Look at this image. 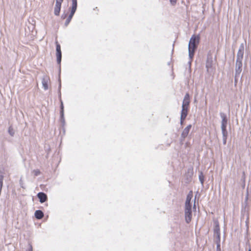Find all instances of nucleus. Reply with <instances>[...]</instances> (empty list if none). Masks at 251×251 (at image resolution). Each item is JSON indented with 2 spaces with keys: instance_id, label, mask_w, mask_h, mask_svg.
Instances as JSON below:
<instances>
[{
  "instance_id": "nucleus-1",
  "label": "nucleus",
  "mask_w": 251,
  "mask_h": 251,
  "mask_svg": "<svg viewBox=\"0 0 251 251\" xmlns=\"http://www.w3.org/2000/svg\"><path fill=\"white\" fill-rule=\"evenodd\" d=\"M200 41V35L193 34L190 39L188 44V53L189 59H193Z\"/></svg>"
},
{
  "instance_id": "nucleus-2",
  "label": "nucleus",
  "mask_w": 251,
  "mask_h": 251,
  "mask_svg": "<svg viewBox=\"0 0 251 251\" xmlns=\"http://www.w3.org/2000/svg\"><path fill=\"white\" fill-rule=\"evenodd\" d=\"M55 45L56 61L57 64L59 65L58 72H59L60 75L61 74V62L62 60V52L61 50V46L57 41L55 42Z\"/></svg>"
},
{
  "instance_id": "nucleus-3",
  "label": "nucleus",
  "mask_w": 251,
  "mask_h": 251,
  "mask_svg": "<svg viewBox=\"0 0 251 251\" xmlns=\"http://www.w3.org/2000/svg\"><path fill=\"white\" fill-rule=\"evenodd\" d=\"M184 217L187 224H189L192 218V206H184Z\"/></svg>"
},
{
  "instance_id": "nucleus-4",
  "label": "nucleus",
  "mask_w": 251,
  "mask_h": 251,
  "mask_svg": "<svg viewBox=\"0 0 251 251\" xmlns=\"http://www.w3.org/2000/svg\"><path fill=\"white\" fill-rule=\"evenodd\" d=\"M242 60H236V65H235V77H239L240 76V75L242 71Z\"/></svg>"
},
{
  "instance_id": "nucleus-5",
  "label": "nucleus",
  "mask_w": 251,
  "mask_h": 251,
  "mask_svg": "<svg viewBox=\"0 0 251 251\" xmlns=\"http://www.w3.org/2000/svg\"><path fill=\"white\" fill-rule=\"evenodd\" d=\"M190 95L188 93H186L183 100L181 107H189L190 100Z\"/></svg>"
},
{
  "instance_id": "nucleus-6",
  "label": "nucleus",
  "mask_w": 251,
  "mask_h": 251,
  "mask_svg": "<svg viewBox=\"0 0 251 251\" xmlns=\"http://www.w3.org/2000/svg\"><path fill=\"white\" fill-rule=\"evenodd\" d=\"M220 117L222 119L221 127H227L228 119L226 114L223 112L220 113Z\"/></svg>"
},
{
  "instance_id": "nucleus-7",
  "label": "nucleus",
  "mask_w": 251,
  "mask_h": 251,
  "mask_svg": "<svg viewBox=\"0 0 251 251\" xmlns=\"http://www.w3.org/2000/svg\"><path fill=\"white\" fill-rule=\"evenodd\" d=\"M37 197L39 199L40 202L41 203L46 202L48 200L47 195L43 192H39L37 195Z\"/></svg>"
},
{
  "instance_id": "nucleus-8",
  "label": "nucleus",
  "mask_w": 251,
  "mask_h": 251,
  "mask_svg": "<svg viewBox=\"0 0 251 251\" xmlns=\"http://www.w3.org/2000/svg\"><path fill=\"white\" fill-rule=\"evenodd\" d=\"M193 194L192 191H190L188 194L187 195L184 206H192L191 201L193 198Z\"/></svg>"
},
{
  "instance_id": "nucleus-9",
  "label": "nucleus",
  "mask_w": 251,
  "mask_h": 251,
  "mask_svg": "<svg viewBox=\"0 0 251 251\" xmlns=\"http://www.w3.org/2000/svg\"><path fill=\"white\" fill-rule=\"evenodd\" d=\"M214 235H220V226L219 224V222L217 220H214Z\"/></svg>"
},
{
  "instance_id": "nucleus-10",
  "label": "nucleus",
  "mask_w": 251,
  "mask_h": 251,
  "mask_svg": "<svg viewBox=\"0 0 251 251\" xmlns=\"http://www.w3.org/2000/svg\"><path fill=\"white\" fill-rule=\"evenodd\" d=\"M62 3L58 2H55V7L54 9V14L55 16H59L61 8Z\"/></svg>"
},
{
  "instance_id": "nucleus-11",
  "label": "nucleus",
  "mask_w": 251,
  "mask_h": 251,
  "mask_svg": "<svg viewBox=\"0 0 251 251\" xmlns=\"http://www.w3.org/2000/svg\"><path fill=\"white\" fill-rule=\"evenodd\" d=\"M49 78L47 75H44L42 79V84L44 90H47L49 89L48 86Z\"/></svg>"
},
{
  "instance_id": "nucleus-12",
  "label": "nucleus",
  "mask_w": 251,
  "mask_h": 251,
  "mask_svg": "<svg viewBox=\"0 0 251 251\" xmlns=\"http://www.w3.org/2000/svg\"><path fill=\"white\" fill-rule=\"evenodd\" d=\"M192 128V125L191 124L188 125L182 131L181 134H182V137H187L188 134Z\"/></svg>"
},
{
  "instance_id": "nucleus-13",
  "label": "nucleus",
  "mask_w": 251,
  "mask_h": 251,
  "mask_svg": "<svg viewBox=\"0 0 251 251\" xmlns=\"http://www.w3.org/2000/svg\"><path fill=\"white\" fill-rule=\"evenodd\" d=\"M75 11H72L71 10L70 11V13L69 15V16H68L65 22V24H64V25L66 27L69 24V23H70L71 21L72 20V19L73 18V17L74 16L75 13Z\"/></svg>"
},
{
  "instance_id": "nucleus-14",
  "label": "nucleus",
  "mask_w": 251,
  "mask_h": 251,
  "mask_svg": "<svg viewBox=\"0 0 251 251\" xmlns=\"http://www.w3.org/2000/svg\"><path fill=\"white\" fill-rule=\"evenodd\" d=\"M34 216L38 220L41 219L44 217V213L41 210H37L35 211Z\"/></svg>"
},
{
  "instance_id": "nucleus-15",
  "label": "nucleus",
  "mask_w": 251,
  "mask_h": 251,
  "mask_svg": "<svg viewBox=\"0 0 251 251\" xmlns=\"http://www.w3.org/2000/svg\"><path fill=\"white\" fill-rule=\"evenodd\" d=\"M4 170L3 169L0 170V190L2 191L3 187V181L4 178Z\"/></svg>"
},
{
  "instance_id": "nucleus-16",
  "label": "nucleus",
  "mask_w": 251,
  "mask_h": 251,
  "mask_svg": "<svg viewBox=\"0 0 251 251\" xmlns=\"http://www.w3.org/2000/svg\"><path fill=\"white\" fill-rule=\"evenodd\" d=\"M181 115L180 116H184V117H186L187 116L188 113V108H185V107H181Z\"/></svg>"
},
{
  "instance_id": "nucleus-17",
  "label": "nucleus",
  "mask_w": 251,
  "mask_h": 251,
  "mask_svg": "<svg viewBox=\"0 0 251 251\" xmlns=\"http://www.w3.org/2000/svg\"><path fill=\"white\" fill-rule=\"evenodd\" d=\"M72 5L71 7V10L76 11L77 6V0H72Z\"/></svg>"
},
{
  "instance_id": "nucleus-18",
  "label": "nucleus",
  "mask_w": 251,
  "mask_h": 251,
  "mask_svg": "<svg viewBox=\"0 0 251 251\" xmlns=\"http://www.w3.org/2000/svg\"><path fill=\"white\" fill-rule=\"evenodd\" d=\"M226 127H221L223 138H227L228 132Z\"/></svg>"
},
{
  "instance_id": "nucleus-19",
  "label": "nucleus",
  "mask_w": 251,
  "mask_h": 251,
  "mask_svg": "<svg viewBox=\"0 0 251 251\" xmlns=\"http://www.w3.org/2000/svg\"><path fill=\"white\" fill-rule=\"evenodd\" d=\"M60 122L61 123V126H65V120L64 117V114H60Z\"/></svg>"
},
{
  "instance_id": "nucleus-20",
  "label": "nucleus",
  "mask_w": 251,
  "mask_h": 251,
  "mask_svg": "<svg viewBox=\"0 0 251 251\" xmlns=\"http://www.w3.org/2000/svg\"><path fill=\"white\" fill-rule=\"evenodd\" d=\"M199 179L201 185H203L204 181V177L201 171L199 172Z\"/></svg>"
},
{
  "instance_id": "nucleus-21",
  "label": "nucleus",
  "mask_w": 251,
  "mask_h": 251,
  "mask_svg": "<svg viewBox=\"0 0 251 251\" xmlns=\"http://www.w3.org/2000/svg\"><path fill=\"white\" fill-rule=\"evenodd\" d=\"M244 51L238 50L237 54L236 59L243 60Z\"/></svg>"
},
{
  "instance_id": "nucleus-22",
  "label": "nucleus",
  "mask_w": 251,
  "mask_h": 251,
  "mask_svg": "<svg viewBox=\"0 0 251 251\" xmlns=\"http://www.w3.org/2000/svg\"><path fill=\"white\" fill-rule=\"evenodd\" d=\"M60 102V114H64V105L62 100H59Z\"/></svg>"
},
{
  "instance_id": "nucleus-23",
  "label": "nucleus",
  "mask_w": 251,
  "mask_h": 251,
  "mask_svg": "<svg viewBox=\"0 0 251 251\" xmlns=\"http://www.w3.org/2000/svg\"><path fill=\"white\" fill-rule=\"evenodd\" d=\"M8 132L11 136H14L15 134V131L12 128V126H10L8 128Z\"/></svg>"
},
{
  "instance_id": "nucleus-24",
  "label": "nucleus",
  "mask_w": 251,
  "mask_h": 251,
  "mask_svg": "<svg viewBox=\"0 0 251 251\" xmlns=\"http://www.w3.org/2000/svg\"><path fill=\"white\" fill-rule=\"evenodd\" d=\"M216 236V241H215V242L216 243V245H220V242H221V235H217Z\"/></svg>"
},
{
  "instance_id": "nucleus-25",
  "label": "nucleus",
  "mask_w": 251,
  "mask_h": 251,
  "mask_svg": "<svg viewBox=\"0 0 251 251\" xmlns=\"http://www.w3.org/2000/svg\"><path fill=\"white\" fill-rule=\"evenodd\" d=\"M60 75H61V74L59 75V72H58V81L59 84H58V90H60V91H61V81Z\"/></svg>"
},
{
  "instance_id": "nucleus-26",
  "label": "nucleus",
  "mask_w": 251,
  "mask_h": 251,
  "mask_svg": "<svg viewBox=\"0 0 251 251\" xmlns=\"http://www.w3.org/2000/svg\"><path fill=\"white\" fill-rule=\"evenodd\" d=\"M33 173L34 174V175L36 176H38L41 174V172L39 169L34 170L33 171Z\"/></svg>"
},
{
  "instance_id": "nucleus-27",
  "label": "nucleus",
  "mask_w": 251,
  "mask_h": 251,
  "mask_svg": "<svg viewBox=\"0 0 251 251\" xmlns=\"http://www.w3.org/2000/svg\"><path fill=\"white\" fill-rule=\"evenodd\" d=\"M186 117H184V116H180V124L181 126H182L184 124V121Z\"/></svg>"
},
{
  "instance_id": "nucleus-28",
  "label": "nucleus",
  "mask_w": 251,
  "mask_h": 251,
  "mask_svg": "<svg viewBox=\"0 0 251 251\" xmlns=\"http://www.w3.org/2000/svg\"><path fill=\"white\" fill-rule=\"evenodd\" d=\"M238 50L244 51V43L241 44V45H240V47H239Z\"/></svg>"
},
{
  "instance_id": "nucleus-29",
  "label": "nucleus",
  "mask_w": 251,
  "mask_h": 251,
  "mask_svg": "<svg viewBox=\"0 0 251 251\" xmlns=\"http://www.w3.org/2000/svg\"><path fill=\"white\" fill-rule=\"evenodd\" d=\"M19 182L21 187L23 189H25V187L24 186L23 181L22 180V178H21V179H20Z\"/></svg>"
},
{
  "instance_id": "nucleus-30",
  "label": "nucleus",
  "mask_w": 251,
  "mask_h": 251,
  "mask_svg": "<svg viewBox=\"0 0 251 251\" xmlns=\"http://www.w3.org/2000/svg\"><path fill=\"white\" fill-rule=\"evenodd\" d=\"M67 16L68 14L64 12L62 14L61 18L62 19H65L67 18Z\"/></svg>"
},
{
  "instance_id": "nucleus-31",
  "label": "nucleus",
  "mask_w": 251,
  "mask_h": 251,
  "mask_svg": "<svg viewBox=\"0 0 251 251\" xmlns=\"http://www.w3.org/2000/svg\"><path fill=\"white\" fill-rule=\"evenodd\" d=\"M170 1L172 5L175 6L177 0H170Z\"/></svg>"
},
{
  "instance_id": "nucleus-32",
  "label": "nucleus",
  "mask_w": 251,
  "mask_h": 251,
  "mask_svg": "<svg viewBox=\"0 0 251 251\" xmlns=\"http://www.w3.org/2000/svg\"><path fill=\"white\" fill-rule=\"evenodd\" d=\"M196 197L195 198V199H194V204H193V209L194 211H196Z\"/></svg>"
},
{
  "instance_id": "nucleus-33",
  "label": "nucleus",
  "mask_w": 251,
  "mask_h": 251,
  "mask_svg": "<svg viewBox=\"0 0 251 251\" xmlns=\"http://www.w3.org/2000/svg\"><path fill=\"white\" fill-rule=\"evenodd\" d=\"M186 137H182V134H181V136H180V139H179V141H180V142L181 144H183V142L184 141L185 138H186Z\"/></svg>"
},
{
  "instance_id": "nucleus-34",
  "label": "nucleus",
  "mask_w": 251,
  "mask_h": 251,
  "mask_svg": "<svg viewBox=\"0 0 251 251\" xmlns=\"http://www.w3.org/2000/svg\"><path fill=\"white\" fill-rule=\"evenodd\" d=\"M58 98L59 99V100H62V99H61V91H60V90H58Z\"/></svg>"
},
{
  "instance_id": "nucleus-35",
  "label": "nucleus",
  "mask_w": 251,
  "mask_h": 251,
  "mask_svg": "<svg viewBox=\"0 0 251 251\" xmlns=\"http://www.w3.org/2000/svg\"><path fill=\"white\" fill-rule=\"evenodd\" d=\"M216 251H221V245H217L216 246Z\"/></svg>"
},
{
  "instance_id": "nucleus-36",
  "label": "nucleus",
  "mask_w": 251,
  "mask_h": 251,
  "mask_svg": "<svg viewBox=\"0 0 251 251\" xmlns=\"http://www.w3.org/2000/svg\"><path fill=\"white\" fill-rule=\"evenodd\" d=\"M26 251H32V247L31 244H29V248Z\"/></svg>"
},
{
  "instance_id": "nucleus-37",
  "label": "nucleus",
  "mask_w": 251,
  "mask_h": 251,
  "mask_svg": "<svg viewBox=\"0 0 251 251\" xmlns=\"http://www.w3.org/2000/svg\"><path fill=\"white\" fill-rule=\"evenodd\" d=\"M226 140L227 138H223V143L225 145L226 144Z\"/></svg>"
},
{
  "instance_id": "nucleus-38",
  "label": "nucleus",
  "mask_w": 251,
  "mask_h": 251,
  "mask_svg": "<svg viewBox=\"0 0 251 251\" xmlns=\"http://www.w3.org/2000/svg\"><path fill=\"white\" fill-rule=\"evenodd\" d=\"M248 224H249V221H248V218L247 219L246 221V226H247V230L248 231V229H249V225H248Z\"/></svg>"
},
{
  "instance_id": "nucleus-39",
  "label": "nucleus",
  "mask_w": 251,
  "mask_h": 251,
  "mask_svg": "<svg viewBox=\"0 0 251 251\" xmlns=\"http://www.w3.org/2000/svg\"><path fill=\"white\" fill-rule=\"evenodd\" d=\"M61 130H62L63 131V132L64 134L65 132V126H61Z\"/></svg>"
},
{
  "instance_id": "nucleus-40",
  "label": "nucleus",
  "mask_w": 251,
  "mask_h": 251,
  "mask_svg": "<svg viewBox=\"0 0 251 251\" xmlns=\"http://www.w3.org/2000/svg\"><path fill=\"white\" fill-rule=\"evenodd\" d=\"M211 66V64H209V63H207L206 64V67L207 68H209V67Z\"/></svg>"
},
{
  "instance_id": "nucleus-41",
  "label": "nucleus",
  "mask_w": 251,
  "mask_h": 251,
  "mask_svg": "<svg viewBox=\"0 0 251 251\" xmlns=\"http://www.w3.org/2000/svg\"><path fill=\"white\" fill-rule=\"evenodd\" d=\"M64 0H56V2L62 3Z\"/></svg>"
},
{
  "instance_id": "nucleus-42",
  "label": "nucleus",
  "mask_w": 251,
  "mask_h": 251,
  "mask_svg": "<svg viewBox=\"0 0 251 251\" xmlns=\"http://www.w3.org/2000/svg\"><path fill=\"white\" fill-rule=\"evenodd\" d=\"M192 60V59H190V61L188 62V64H189L190 65H191Z\"/></svg>"
},
{
  "instance_id": "nucleus-43",
  "label": "nucleus",
  "mask_w": 251,
  "mask_h": 251,
  "mask_svg": "<svg viewBox=\"0 0 251 251\" xmlns=\"http://www.w3.org/2000/svg\"><path fill=\"white\" fill-rule=\"evenodd\" d=\"M188 143H186V144H185V145H186V146H188Z\"/></svg>"
},
{
  "instance_id": "nucleus-44",
  "label": "nucleus",
  "mask_w": 251,
  "mask_h": 251,
  "mask_svg": "<svg viewBox=\"0 0 251 251\" xmlns=\"http://www.w3.org/2000/svg\"><path fill=\"white\" fill-rule=\"evenodd\" d=\"M248 251H251V249H250Z\"/></svg>"
},
{
  "instance_id": "nucleus-45",
  "label": "nucleus",
  "mask_w": 251,
  "mask_h": 251,
  "mask_svg": "<svg viewBox=\"0 0 251 251\" xmlns=\"http://www.w3.org/2000/svg\"><path fill=\"white\" fill-rule=\"evenodd\" d=\"M174 51V48L172 49V52H173Z\"/></svg>"
}]
</instances>
